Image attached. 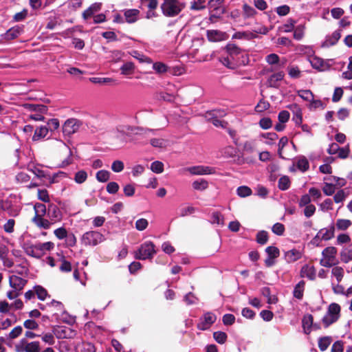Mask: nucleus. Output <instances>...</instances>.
<instances>
[{"mask_svg": "<svg viewBox=\"0 0 352 352\" xmlns=\"http://www.w3.org/2000/svg\"><path fill=\"white\" fill-rule=\"evenodd\" d=\"M340 306L335 302L330 304L326 314L322 318V322L325 327L336 322L340 318Z\"/></svg>", "mask_w": 352, "mask_h": 352, "instance_id": "nucleus-5", "label": "nucleus"}, {"mask_svg": "<svg viewBox=\"0 0 352 352\" xmlns=\"http://www.w3.org/2000/svg\"><path fill=\"white\" fill-rule=\"evenodd\" d=\"M308 60L312 67L318 71L324 72L330 68L329 62L324 60L318 56H309Z\"/></svg>", "mask_w": 352, "mask_h": 352, "instance_id": "nucleus-14", "label": "nucleus"}, {"mask_svg": "<svg viewBox=\"0 0 352 352\" xmlns=\"http://www.w3.org/2000/svg\"><path fill=\"white\" fill-rule=\"evenodd\" d=\"M192 186L195 190L204 191L208 188V183L206 179H199L194 181L192 183Z\"/></svg>", "mask_w": 352, "mask_h": 352, "instance_id": "nucleus-32", "label": "nucleus"}, {"mask_svg": "<svg viewBox=\"0 0 352 352\" xmlns=\"http://www.w3.org/2000/svg\"><path fill=\"white\" fill-rule=\"evenodd\" d=\"M305 283L303 280L300 281L294 289V296L298 299H301L303 296Z\"/></svg>", "mask_w": 352, "mask_h": 352, "instance_id": "nucleus-35", "label": "nucleus"}, {"mask_svg": "<svg viewBox=\"0 0 352 352\" xmlns=\"http://www.w3.org/2000/svg\"><path fill=\"white\" fill-rule=\"evenodd\" d=\"M337 250L334 247H327L322 252V258L320 263L322 266L330 267L338 263L336 258Z\"/></svg>", "mask_w": 352, "mask_h": 352, "instance_id": "nucleus-4", "label": "nucleus"}, {"mask_svg": "<svg viewBox=\"0 0 352 352\" xmlns=\"http://www.w3.org/2000/svg\"><path fill=\"white\" fill-rule=\"evenodd\" d=\"M34 293L36 294L37 297L41 300H45L46 297L47 296V292L45 289H44L43 287L37 285L34 287Z\"/></svg>", "mask_w": 352, "mask_h": 352, "instance_id": "nucleus-47", "label": "nucleus"}, {"mask_svg": "<svg viewBox=\"0 0 352 352\" xmlns=\"http://www.w3.org/2000/svg\"><path fill=\"white\" fill-rule=\"evenodd\" d=\"M334 235V227L330 226L329 228H325L321 229L314 239V243L318 239H322L324 241H327L331 239Z\"/></svg>", "mask_w": 352, "mask_h": 352, "instance_id": "nucleus-17", "label": "nucleus"}, {"mask_svg": "<svg viewBox=\"0 0 352 352\" xmlns=\"http://www.w3.org/2000/svg\"><path fill=\"white\" fill-rule=\"evenodd\" d=\"M236 192L237 195L241 197H245L250 196L252 194V190L246 186L239 187Z\"/></svg>", "mask_w": 352, "mask_h": 352, "instance_id": "nucleus-51", "label": "nucleus"}, {"mask_svg": "<svg viewBox=\"0 0 352 352\" xmlns=\"http://www.w3.org/2000/svg\"><path fill=\"white\" fill-rule=\"evenodd\" d=\"M34 216L32 222L39 228L47 230L51 226L62 219V214L60 209L56 205H50L48 208V216L50 219L44 218L47 213L46 206L41 203H36L34 206Z\"/></svg>", "mask_w": 352, "mask_h": 352, "instance_id": "nucleus-1", "label": "nucleus"}, {"mask_svg": "<svg viewBox=\"0 0 352 352\" xmlns=\"http://www.w3.org/2000/svg\"><path fill=\"white\" fill-rule=\"evenodd\" d=\"M54 234L56 236V237L59 240L65 239L67 236V231L63 227H60L54 230Z\"/></svg>", "mask_w": 352, "mask_h": 352, "instance_id": "nucleus-59", "label": "nucleus"}, {"mask_svg": "<svg viewBox=\"0 0 352 352\" xmlns=\"http://www.w3.org/2000/svg\"><path fill=\"white\" fill-rule=\"evenodd\" d=\"M38 199L43 202H49L50 201L48 192L45 189H38L37 190Z\"/></svg>", "mask_w": 352, "mask_h": 352, "instance_id": "nucleus-50", "label": "nucleus"}, {"mask_svg": "<svg viewBox=\"0 0 352 352\" xmlns=\"http://www.w3.org/2000/svg\"><path fill=\"white\" fill-rule=\"evenodd\" d=\"M302 254L300 251L292 249L285 252V258L289 263L294 262L300 259Z\"/></svg>", "mask_w": 352, "mask_h": 352, "instance_id": "nucleus-26", "label": "nucleus"}, {"mask_svg": "<svg viewBox=\"0 0 352 352\" xmlns=\"http://www.w3.org/2000/svg\"><path fill=\"white\" fill-rule=\"evenodd\" d=\"M305 26L299 25L294 29V37L296 40H300L304 36Z\"/></svg>", "mask_w": 352, "mask_h": 352, "instance_id": "nucleus-64", "label": "nucleus"}, {"mask_svg": "<svg viewBox=\"0 0 352 352\" xmlns=\"http://www.w3.org/2000/svg\"><path fill=\"white\" fill-rule=\"evenodd\" d=\"M269 107L270 104L268 102L261 100L255 107V111L258 113H261L267 110Z\"/></svg>", "mask_w": 352, "mask_h": 352, "instance_id": "nucleus-63", "label": "nucleus"}, {"mask_svg": "<svg viewBox=\"0 0 352 352\" xmlns=\"http://www.w3.org/2000/svg\"><path fill=\"white\" fill-rule=\"evenodd\" d=\"M261 137L265 140L264 142L268 145L274 144L278 139L276 133H265L261 135Z\"/></svg>", "mask_w": 352, "mask_h": 352, "instance_id": "nucleus-38", "label": "nucleus"}, {"mask_svg": "<svg viewBox=\"0 0 352 352\" xmlns=\"http://www.w3.org/2000/svg\"><path fill=\"white\" fill-rule=\"evenodd\" d=\"M129 126H120L116 129V136L118 138L124 140L125 135L126 134L127 131L129 130Z\"/></svg>", "mask_w": 352, "mask_h": 352, "instance_id": "nucleus-62", "label": "nucleus"}, {"mask_svg": "<svg viewBox=\"0 0 352 352\" xmlns=\"http://www.w3.org/2000/svg\"><path fill=\"white\" fill-rule=\"evenodd\" d=\"M211 222L213 224L223 226L224 224L223 217L219 212H214L212 214Z\"/></svg>", "mask_w": 352, "mask_h": 352, "instance_id": "nucleus-58", "label": "nucleus"}, {"mask_svg": "<svg viewBox=\"0 0 352 352\" xmlns=\"http://www.w3.org/2000/svg\"><path fill=\"white\" fill-rule=\"evenodd\" d=\"M341 36L340 32L339 31L333 32L331 35L327 36L325 38V40L322 44V46L324 47H329L333 45H335Z\"/></svg>", "mask_w": 352, "mask_h": 352, "instance_id": "nucleus-20", "label": "nucleus"}, {"mask_svg": "<svg viewBox=\"0 0 352 352\" xmlns=\"http://www.w3.org/2000/svg\"><path fill=\"white\" fill-rule=\"evenodd\" d=\"M49 129L47 126H40L36 129L34 135L32 137V140L34 141L39 140L47 135Z\"/></svg>", "mask_w": 352, "mask_h": 352, "instance_id": "nucleus-30", "label": "nucleus"}, {"mask_svg": "<svg viewBox=\"0 0 352 352\" xmlns=\"http://www.w3.org/2000/svg\"><path fill=\"white\" fill-rule=\"evenodd\" d=\"M220 62L226 67L234 69L239 67V63L230 60V57H223L220 59Z\"/></svg>", "mask_w": 352, "mask_h": 352, "instance_id": "nucleus-45", "label": "nucleus"}, {"mask_svg": "<svg viewBox=\"0 0 352 352\" xmlns=\"http://www.w3.org/2000/svg\"><path fill=\"white\" fill-rule=\"evenodd\" d=\"M80 125L79 120L75 118L68 119L63 126V133L65 135H71L79 130Z\"/></svg>", "mask_w": 352, "mask_h": 352, "instance_id": "nucleus-12", "label": "nucleus"}, {"mask_svg": "<svg viewBox=\"0 0 352 352\" xmlns=\"http://www.w3.org/2000/svg\"><path fill=\"white\" fill-rule=\"evenodd\" d=\"M76 352H96L93 344L88 342H81L76 346Z\"/></svg>", "mask_w": 352, "mask_h": 352, "instance_id": "nucleus-29", "label": "nucleus"}, {"mask_svg": "<svg viewBox=\"0 0 352 352\" xmlns=\"http://www.w3.org/2000/svg\"><path fill=\"white\" fill-rule=\"evenodd\" d=\"M296 21L292 19H289L287 22L281 27V29L285 32H292L296 24Z\"/></svg>", "mask_w": 352, "mask_h": 352, "instance_id": "nucleus-52", "label": "nucleus"}, {"mask_svg": "<svg viewBox=\"0 0 352 352\" xmlns=\"http://www.w3.org/2000/svg\"><path fill=\"white\" fill-rule=\"evenodd\" d=\"M155 254V245L150 241L141 245L135 253V258L141 260L151 258Z\"/></svg>", "mask_w": 352, "mask_h": 352, "instance_id": "nucleus-8", "label": "nucleus"}, {"mask_svg": "<svg viewBox=\"0 0 352 352\" xmlns=\"http://www.w3.org/2000/svg\"><path fill=\"white\" fill-rule=\"evenodd\" d=\"M331 342L332 339L329 336L320 338L318 340V347L322 351H324L327 349Z\"/></svg>", "mask_w": 352, "mask_h": 352, "instance_id": "nucleus-40", "label": "nucleus"}, {"mask_svg": "<svg viewBox=\"0 0 352 352\" xmlns=\"http://www.w3.org/2000/svg\"><path fill=\"white\" fill-rule=\"evenodd\" d=\"M151 170L157 174L162 173L164 171V164L160 161H155L151 164Z\"/></svg>", "mask_w": 352, "mask_h": 352, "instance_id": "nucleus-48", "label": "nucleus"}, {"mask_svg": "<svg viewBox=\"0 0 352 352\" xmlns=\"http://www.w3.org/2000/svg\"><path fill=\"white\" fill-rule=\"evenodd\" d=\"M207 1L208 0H191L190 9L194 11L202 10L206 8Z\"/></svg>", "mask_w": 352, "mask_h": 352, "instance_id": "nucleus-31", "label": "nucleus"}, {"mask_svg": "<svg viewBox=\"0 0 352 352\" xmlns=\"http://www.w3.org/2000/svg\"><path fill=\"white\" fill-rule=\"evenodd\" d=\"M285 74L283 72H278L271 75L269 78L268 82L271 87H276L278 85V82L282 80L284 78Z\"/></svg>", "mask_w": 352, "mask_h": 352, "instance_id": "nucleus-27", "label": "nucleus"}, {"mask_svg": "<svg viewBox=\"0 0 352 352\" xmlns=\"http://www.w3.org/2000/svg\"><path fill=\"white\" fill-rule=\"evenodd\" d=\"M257 14L256 10L248 3H243L242 6V14L244 19H250L254 17Z\"/></svg>", "mask_w": 352, "mask_h": 352, "instance_id": "nucleus-24", "label": "nucleus"}, {"mask_svg": "<svg viewBox=\"0 0 352 352\" xmlns=\"http://www.w3.org/2000/svg\"><path fill=\"white\" fill-rule=\"evenodd\" d=\"M207 38L211 42H220L227 40L229 36L225 32L217 30H210L207 31Z\"/></svg>", "mask_w": 352, "mask_h": 352, "instance_id": "nucleus-16", "label": "nucleus"}, {"mask_svg": "<svg viewBox=\"0 0 352 352\" xmlns=\"http://www.w3.org/2000/svg\"><path fill=\"white\" fill-rule=\"evenodd\" d=\"M309 108L310 109H324V104L320 100H315L314 96L313 97V100H310Z\"/></svg>", "mask_w": 352, "mask_h": 352, "instance_id": "nucleus-60", "label": "nucleus"}, {"mask_svg": "<svg viewBox=\"0 0 352 352\" xmlns=\"http://www.w3.org/2000/svg\"><path fill=\"white\" fill-rule=\"evenodd\" d=\"M120 70L122 75H131L134 72L135 65L132 62H126L121 66Z\"/></svg>", "mask_w": 352, "mask_h": 352, "instance_id": "nucleus-33", "label": "nucleus"}, {"mask_svg": "<svg viewBox=\"0 0 352 352\" xmlns=\"http://www.w3.org/2000/svg\"><path fill=\"white\" fill-rule=\"evenodd\" d=\"M278 188L281 190H287L290 186V179L287 176H282L278 182Z\"/></svg>", "mask_w": 352, "mask_h": 352, "instance_id": "nucleus-42", "label": "nucleus"}, {"mask_svg": "<svg viewBox=\"0 0 352 352\" xmlns=\"http://www.w3.org/2000/svg\"><path fill=\"white\" fill-rule=\"evenodd\" d=\"M54 248V243L51 241L36 243L35 244L25 243L24 250L25 253L32 257L40 258Z\"/></svg>", "mask_w": 352, "mask_h": 352, "instance_id": "nucleus-2", "label": "nucleus"}, {"mask_svg": "<svg viewBox=\"0 0 352 352\" xmlns=\"http://www.w3.org/2000/svg\"><path fill=\"white\" fill-rule=\"evenodd\" d=\"M226 48L230 57L240 56L239 58L241 59V55H247L239 47L232 43H228Z\"/></svg>", "mask_w": 352, "mask_h": 352, "instance_id": "nucleus-22", "label": "nucleus"}, {"mask_svg": "<svg viewBox=\"0 0 352 352\" xmlns=\"http://www.w3.org/2000/svg\"><path fill=\"white\" fill-rule=\"evenodd\" d=\"M150 143L153 147L160 148H164L168 145V141L163 138H153L150 140Z\"/></svg>", "mask_w": 352, "mask_h": 352, "instance_id": "nucleus-34", "label": "nucleus"}, {"mask_svg": "<svg viewBox=\"0 0 352 352\" xmlns=\"http://www.w3.org/2000/svg\"><path fill=\"white\" fill-rule=\"evenodd\" d=\"M53 332L58 339H71L76 335V331L69 327H57L54 329Z\"/></svg>", "mask_w": 352, "mask_h": 352, "instance_id": "nucleus-13", "label": "nucleus"}, {"mask_svg": "<svg viewBox=\"0 0 352 352\" xmlns=\"http://www.w3.org/2000/svg\"><path fill=\"white\" fill-rule=\"evenodd\" d=\"M267 63L270 65L283 66L285 63L280 64L279 57L276 54H270L265 58Z\"/></svg>", "mask_w": 352, "mask_h": 352, "instance_id": "nucleus-36", "label": "nucleus"}, {"mask_svg": "<svg viewBox=\"0 0 352 352\" xmlns=\"http://www.w3.org/2000/svg\"><path fill=\"white\" fill-rule=\"evenodd\" d=\"M87 179V173L84 170H78L74 175V181L77 184H82Z\"/></svg>", "mask_w": 352, "mask_h": 352, "instance_id": "nucleus-44", "label": "nucleus"}, {"mask_svg": "<svg viewBox=\"0 0 352 352\" xmlns=\"http://www.w3.org/2000/svg\"><path fill=\"white\" fill-rule=\"evenodd\" d=\"M296 165H297V167L298 168V169H300V170H302L303 172L308 170V168L309 167L308 160H307L306 157H305L303 156L300 157L298 159Z\"/></svg>", "mask_w": 352, "mask_h": 352, "instance_id": "nucleus-46", "label": "nucleus"}, {"mask_svg": "<svg viewBox=\"0 0 352 352\" xmlns=\"http://www.w3.org/2000/svg\"><path fill=\"white\" fill-rule=\"evenodd\" d=\"M226 115V113L223 110L214 109L206 113V118L212 122V124L216 126H225V122L219 120V117H223Z\"/></svg>", "mask_w": 352, "mask_h": 352, "instance_id": "nucleus-10", "label": "nucleus"}, {"mask_svg": "<svg viewBox=\"0 0 352 352\" xmlns=\"http://www.w3.org/2000/svg\"><path fill=\"white\" fill-rule=\"evenodd\" d=\"M288 74L292 78H298L300 77L301 71L298 67L291 66L288 67Z\"/></svg>", "mask_w": 352, "mask_h": 352, "instance_id": "nucleus-57", "label": "nucleus"}, {"mask_svg": "<svg viewBox=\"0 0 352 352\" xmlns=\"http://www.w3.org/2000/svg\"><path fill=\"white\" fill-rule=\"evenodd\" d=\"M265 252L267 254L268 257H271L274 259L278 257L280 254L279 250L274 246L267 247L265 250Z\"/></svg>", "mask_w": 352, "mask_h": 352, "instance_id": "nucleus-53", "label": "nucleus"}, {"mask_svg": "<svg viewBox=\"0 0 352 352\" xmlns=\"http://www.w3.org/2000/svg\"><path fill=\"white\" fill-rule=\"evenodd\" d=\"M56 147L59 151V152L65 155V159L62 160L59 164V167L65 168L73 162L72 159V151L70 148L63 141L56 140Z\"/></svg>", "mask_w": 352, "mask_h": 352, "instance_id": "nucleus-7", "label": "nucleus"}, {"mask_svg": "<svg viewBox=\"0 0 352 352\" xmlns=\"http://www.w3.org/2000/svg\"><path fill=\"white\" fill-rule=\"evenodd\" d=\"M216 316L210 312L205 314L197 324V328L200 330H207L216 321Z\"/></svg>", "mask_w": 352, "mask_h": 352, "instance_id": "nucleus-15", "label": "nucleus"}, {"mask_svg": "<svg viewBox=\"0 0 352 352\" xmlns=\"http://www.w3.org/2000/svg\"><path fill=\"white\" fill-rule=\"evenodd\" d=\"M268 240L267 232L265 231H260L256 234V241L258 243L263 245L267 243Z\"/></svg>", "mask_w": 352, "mask_h": 352, "instance_id": "nucleus-55", "label": "nucleus"}, {"mask_svg": "<svg viewBox=\"0 0 352 352\" xmlns=\"http://www.w3.org/2000/svg\"><path fill=\"white\" fill-rule=\"evenodd\" d=\"M214 339L219 344H223L227 339V335L222 331H217L213 333Z\"/></svg>", "mask_w": 352, "mask_h": 352, "instance_id": "nucleus-61", "label": "nucleus"}, {"mask_svg": "<svg viewBox=\"0 0 352 352\" xmlns=\"http://www.w3.org/2000/svg\"><path fill=\"white\" fill-rule=\"evenodd\" d=\"M352 224V222L349 219H338L336 221V228L340 230H345L348 229Z\"/></svg>", "mask_w": 352, "mask_h": 352, "instance_id": "nucleus-39", "label": "nucleus"}, {"mask_svg": "<svg viewBox=\"0 0 352 352\" xmlns=\"http://www.w3.org/2000/svg\"><path fill=\"white\" fill-rule=\"evenodd\" d=\"M104 240L103 234L96 231H88L81 237V243L85 246H95Z\"/></svg>", "mask_w": 352, "mask_h": 352, "instance_id": "nucleus-6", "label": "nucleus"}, {"mask_svg": "<svg viewBox=\"0 0 352 352\" xmlns=\"http://www.w3.org/2000/svg\"><path fill=\"white\" fill-rule=\"evenodd\" d=\"M298 96L300 97L302 100L310 102V100H313V97L314 96V94L309 89H301L297 91Z\"/></svg>", "mask_w": 352, "mask_h": 352, "instance_id": "nucleus-41", "label": "nucleus"}, {"mask_svg": "<svg viewBox=\"0 0 352 352\" xmlns=\"http://www.w3.org/2000/svg\"><path fill=\"white\" fill-rule=\"evenodd\" d=\"M340 258L342 262L348 263L352 260V248H345L340 253Z\"/></svg>", "mask_w": 352, "mask_h": 352, "instance_id": "nucleus-37", "label": "nucleus"}, {"mask_svg": "<svg viewBox=\"0 0 352 352\" xmlns=\"http://www.w3.org/2000/svg\"><path fill=\"white\" fill-rule=\"evenodd\" d=\"M302 277H307L310 280H314L316 277V271L313 266L305 265L302 267L300 271Z\"/></svg>", "mask_w": 352, "mask_h": 352, "instance_id": "nucleus-23", "label": "nucleus"}, {"mask_svg": "<svg viewBox=\"0 0 352 352\" xmlns=\"http://www.w3.org/2000/svg\"><path fill=\"white\" fill-rule=\"evenodd\" d=\"M192 175H206L215 173V168L208 166H193L186 168Z\"/></svg>", "mask_w": 352, "mask_h": 352, "instance_id": "nucleus-11", "label": "nucleus"}, {"mask_svg": "<svg viewBox=\"0 0 352 352\" xmlns=\"http://www.w3.org/2000/svg\"><path fill=\"white\" fill-rule=\"evenodd\" d=\"M27 280L16 275L10 276L9 284L14 290L20 292L25 285Z\"/></svg>", "mask_w": 352, "mask_h": 352, "instance_id": "nucleus-18", "label": "nucleus"}, {"mask_svg": "<svg viewBox=\"0 0 352 352\" xmlns=\"http://www.w3.org/2000/svg\"><path fill=\"white\" fill-rule=\"evenodd\" d=\"M140 10L138 9H128L124 11L125 20L129 23H133L138 21Z\"/></svg>", "mask_w": 352, "mask_h": 352, "instance_id": "nucleus-21", "label": "nucleus"}, {"mask_svg": "<svg viewBox=\"0 0 352 352\" xmlns=\"http://www.w3.org/2000/svg\"><path fill=\"white\" fill-rule=\"evenodd\" d=\"M302 323L304 332L309 334L313 325V316L311 314L304 316Z\"/></svg>", "mask_w": 352, "mask_h": 352, "instance_id": "nucleus-25", "label": "nucleus"}, {"mask_svg": "<svg viewBox=\"0 0 352 352\" xmlns=\"http://www.w3.org/2000/svg\"><path fill=\"white\" fill-rule=\"evenodd\" d=\"M331 274L336 278L338 283H340L344 276V269L340 266H335L331 270Z\"/></svg>", "mask_w": 352, "mask_h": 352, "instance_id": "nucleus-43", "label": "nucleus"}, {"mask_svg": "<svg viewBox=\"0 0 352 352\" xmlns=\"http://www.w3.org/2000/svg\"><path fill=\"white\" fill-rule=\"evenodd\" d=\"M186 7V3L179 0H163L160 6L162 14L167 17L177 16Z\"/></svg>", "mask_w": 352, "mask_h": 352, "instance_id": "nucleus-3", "label": "nucleus"}, {"mask_svg": "<svg viewBox=\"0 0 352 352\" xmlns=\"http://www.w3.org/2000/svg\"><path fill=\"white\" fill-rule=\"evenodd\" d=\"M153 69L158 74L166 72L168 67L163 63L157 62L153 63Z\"/></svg>", "mask_w": 352, "mask_h": 352, "instance_id": "nucleus-54", "label": "nucleus"}, {"mask_svg": "<svg viewBox=\"0 0 352 352\" xmlns=\"http://www.w3.org/2000/svg\"><path fill=\"white\" fill-rule=\"evenodd\" d=\"M102 3H92L87 10H85L82 12V17L84 19L87 20L91 16H94L95 14L99 12L101 10Z\"/></svg>", "mask_w": 352, "mask_h": 352, "instance_id": "nucleus-19", "label": "nucleus"}, {"mask_svg": "<svg viewBox=\"0 0 352 352\" xmlns=\"http://www.w3.org/2000/svg\"><path fill=\"white\" fill-rule=\"evenodd\" d=\"M110 173L107 170H99L96 173V179L100 182H105L109 180Z\"/></svg>", "mask_w": 352, "mask_h": 352, "instance_id": "nucleus-49", "label": "nucleus"}, {"mask_svg": "<svg viewBox=\"0 0 352 352\" xmlns=\"http://www.w3.org/2000/svg\"><path fill=\"white\" fill-rule=\"evenodd\" d=\"M148 225V222L146 219L141 218L135 221V228L139 231L144 230Z\"/></svg>", "mask_w": 352, "mask_h": 352, "instance_id": "nucleus-56", "label": "nucleus"}, {"mask_svg": "<svg viewBox=\"0 0 352 352\" xmlns=\"http://www.w3.org/2000/svg\"><path fill=\"white\" fill-rule=\"evenodd\" d=\"M256 38V34L250 31L237 32L232 36V39L251 40Z\"/></svg>", "mask_w": 352, "mask_h": 352, "instance_id": "nucleus-28", "label": "nucleus"}, {"mask_svg": "<svg viewBox=\"0 0 352 352\" xmlns=\"http://www.w3.org/2000/svg\"><path fill=\"white\" fill-rule=\"evenodd\" d=\"M16 352H40V344L37 341L28 342L26 339L23 338L16 344Z\"/></svg>", "mask_w": 352, "mask_h": 352, "instance_id": "nucleus-9", "label": "nucleus"}]
</instances>
